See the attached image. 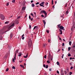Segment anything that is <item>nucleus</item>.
I'll return each instance as SVG.
<instances>
[{"instance_id":"60","label":"nucleus","mask_w":75,"mask_h":75,"mask_svg":"<svg viewBox=\"0 0 75 75\" xmlns=\"http://www.w3.org/2000/svg\"><path fill=\"white\" fill-rule=\"evenodd\" d=\"M20 16H19L18 18H17V19H18V18H20Z\"/></svg>"},{"instance_id":"48","label":"nucleus","mask_w":75,"mask_h":75,"mask_svg":"<svg viewBox=\"0 0 75 75\" xmlns=\"http://www.w3.org/2000/svg\"><path fill=\"white\" fill-rule=\"evenodd\" d=\"M73 68V67H70V69H72Z\"/></svg>"},{"instance_id":"62","label":"nucleus","mask_w":75,"mask_h":75,"mask_svg":"<svg viewBox=\"0 0 75 75\" xmlns=\"http://www.w3.org/2000/svg\"><path fill=\"white\" fill-rule=\"evenodd\" d=\"M72 47V48H75V45L73 46Z\"/></svg>"},{"instance_id":"59","label":"nucleus","mask_w":75,"mask_h":75,"mask_svg":"<svg viewBox=\"0 0 75 75\" xmlns=\"http://www.w3.org/2000/svg\"><path fill=\"white\" fill-rule=\"evenodd\" d=\"M24 34L22 35V37H24Z\"/></svg>"},{"instance_id":"44","label":"nucleus","mask_w":75,"mask_h":75,"mask_svg":"<svg viewBox=\"0 0 75 75\" xmlns=\"http://www.w3.org/2000/svg\"><path fill=\"white\" fill-rule=\"evenodd\" d=\"M61 50L60 49V48H59V50H58V52H59V51H60V50Z\"/></svg>"},{"instance_id":"56","label":"nucleus","mask_w":75,"mask_h":75,"mask_svg":"<svg viewBox=\"0 0 75 75\" xmlns=\"http://www.w3.org/2000/svg\"><path fill=\"white\" fill-rule=\"evenodd\" d=\"M33 0H32L30 1V3H33Z\"/></svg>"},{"instance_id":"58","label":"nucleus","mask_w":75,"mask_h":75,"mask_svg":"<svg viewBox=\"0 0 75 75\" xmlns=\"http://www.w3.org/2000/svg\"><path fill=\"white\" fill-rule=\"evenodd\" d=\"M60 17L62 18H64V17L62 16V15L60 16Z\"/></svg>"},{"instance_id":"50","label":"nucleus","mask_w":75,"mask_h":75,"mask_svg":"<svg viewBox=\"0 0 75 75\" xmlns=\"http://www.w3.org/2000/svg\"><path fill=\"white\" fill-rule=\"evenodd\" d=\"M64 45H65V44H64V43H63L62 46H64Z\"/></svg>"},{"instance_id":"9","label":"nucleus","mask_w":75,"mask_h":75,"mask_svg":"<svg viewBox=\"0 0 75 75\" xmlns=\"http://www.w3.org/2000/svg\"><path fill=\"white\" fill-rule=\"evenodd\" d=\"M59 28L61 29V30H64V27H63L62 26H61L59 27Z\"/></svg>"},{"instance_id":"4","label":"nucleus","mask_w":75,"mask_h":75,"mask_svg":"<svg viewBox=\"0 0 75 75\" xmlns=\"http://www.w3.org/2000/svg\"><path fill=\"white\" fill-rule=\"evenodd\" d=\"M18 53V50H16V53L15 54V56H14V57L15 60H16V53Z\"/></svg>"},{"instance_id":"23","label":"nucleus","mask_w":75,"mask_h":75,"mask_svg":"<svg viewBox=\"0 0 75 75\" xmlns=\"http://www.w3.org/2000/svg\"><path fill=\"white\" fill-rule=\"evenodd\" d=\"M45 67L47 69L48 68V65H46Z\"/></svg>"},{"instance_id":"52","label":"nucleus","mask_w":75,"mask_h":75,"mask_svg":"<svg viewBox=\"0 0 75 75\" xmlns=\"http://www.w3.org/2000/svg\"><path fill=\"white\" fill-rule=\"evenodd\" d=\"M51 69H49V71L51 72Z\"/></svg>"},{"instance_id":"46","label":"nucleus","mask_w":75,"mask_h":75,"mask_svg":"<svg viewBox=\"0 0 75 75\" xmlns=\"http://www.w3.org/2000/svg\"><path fill=\"white\" fill-rule=\"evenodd\" d=\"M16 24H18V23H19V22L18 21H17L16 22Z\"/></svg>"},{"instance_id":"47","label":"nucleus","mask_w":75,"mask_h":75,"mask_svg":"<svg viewBox=\"0 0 75 75\" xmlns=\"http://www.w3.org/2000/svg\"><path fill=\"white\" fill-rule=\"evenodd\" d=\"M70 65H71V66L72 65V63H70Z\"/></svg>"},{"instance_id":"64","label":"nucleus","mask_w":75,"mask_h":75,"mask_svg":"<svg viewBox=\"0 0 75 75\" xmlns=\"http://www.w3.org/2000/svg\"><path fill=\"white\" fill-rule=\"evenodd\" d=\"M36 27L37 28V27H38L37 26H35L34 27V28H35H35H36Z\"/></svg>"},{"instance_id":"19","label":"nucleus","mask_w":75,"mask_h":75,"mask_svg":"<svg viewBox=\"0 0 75 75\" xmlns=\"http://www.w3.org/2000/svg\"><path fill=\"white\" fill-rule=\"evenodd\" d=\"M15 1H16L15 0H13L12 1V3H15Z\"/></svg>"},{"instance_id":"29","label":"nucleus","mask_w":75,"mask_h":75,"mask_svg":"<svg viewBox=\"0 0 75 75\" xmlns=\"http://www.w3.org/2000/svg\"><path fill=\"white\" fill-rule=\"evenodd\" d=\"M46 32L47 33H48H48H49V30H46Z\"/></svg>"},{"instance_id":"55","label":"nucleus","mask_w":75,"mask_h":75,"mask_svg":"<svg viewBox=\"0 0 75 75\" xmlns=\"http://www.w3.org/2000/svg\"><path fill=\"white\" fill-rule=\"evenodd\" d=\"M67 5H68V4H66L65 6V7H67Z\"/></svg>"},{"instance_id":"37","label":"nucleus","mask_w":75,"mask_h":75,"mask_svg":"<svg viewBox=\"0 0 75 75\" xmlns=\"http://www.w3.org/2000/svg\"><path fill=\"white\" fill-rule=\"evenodd\" d=\"M40 4V3L38 2H37L35 4L36 5H37V4Z\"/></svg>"},{"instance_id":"34","label":"nucleus","mask_w":75,"mask_h":75,"mask_svg":"<svg viewBox=\"0 0 75 75\" xmlns=\"http://www.w3.org/2000/svg\"><path fill=\"white\" fill-rule=\"evenodd\" d=\"M8 23H9V21H7V22H5V23L8 24Z\"/></svg>"},{"instance_id":"38","label":"nucleus","mask_w":75,"mask_h":75,"mask_svg":"<svg viewBox=\"0 0 75 75\" xmlns=\"http://www.w3.org/2000/svg\"><path fill=\"white\" fill-rule=\"evenodd\" d=\"M54 1H53V0H52V4H53Z\"/></svg>"},{"instance_id":"41","label":"nucleus","mask_w":75,"mask_h":75,"mask_svg":"<svg viewBox=\"0 0 75 75\" xmlns=\"http://www.w3.org/2000/svg\"><path fill=\"white\" fill-rule=\"evenodd\" d=\"M64 73H65V74H67V71H64Z\"/></svg>"},{"instance_id":"53","label":"nucleus","mask_w":75,"mask_h":75,"mask_svg":"<svg viewBox=\"0 0 75 75\" xmlns=\"http://www.w3.org/2000/svg\"><path fill=\"white\" fill-rule=\"evenodd\" d=\"M57 74H59V71H57Z\"/></svg>"},{"instance_id":"61","label":"nucleus","mask_w":75,"mask_h":75,"mask_svg":"<svg viewBox=\"0 0 75 75\" xmlns=\"http://www.w3.org/2000/svg\"><path fill=\"white\" fill-rule=\"evenodd\" d=\"M31 21H33V18H31Z\"/></svg>"},{"instance_id":"18","label":"nucleus","mask_w":75,"mask_h":75,"mask_svg":"<svg viewBox=\"0 0 75 75\" xmlns=\"http://www.w3.org/2000/svg\"><path fill=\"white\" fill-rule=\"evenodd\" d=\"M12 69H16V67L14 66H13L12 67Z\"/></svg>"},{"instance_id":"15","label":"nucleus","mask_w":75,"mask_h":75,"mask_svg":"<svg viewBox=\"0 0 75 75\" xmlns=\"http://www.w3.org/2000/svg\"><path fill=\"white\" fill-rule=\"evenodd\" d=\"M40 6H41V7H44V6L42 5L41 4H40Z\"/></svg>"},{"instance_id":"3","label":"nucleus","mask_w":75,"mask_h":75,"mask_svg":"<svg viewBox=\"0 0 75 75\" xmlns=\"http://www.w3.org/2000/svg\"><path fill=\"white\" fill-rule=\"evenodd\" d=\"M44 13L45 15V17H47V12H46L44 10H42L41 11L40 13Z\"/></svg>"},{"instance_id":"22","label":"nucleus","mask_w":75,"mask_h":75,"mask_svg":"<svg viewBox=\"0 0 75 75\" xmlns=\"http://www.w3.org/2000/svg\"><path fill=\"white\" fill-rule=\"evenodd\" d=\"M45 3V2H42L41 4H42V5H43V6H44V4Z\"/></svg>"},{"instance_id":"49","label":"nucleus","mask_w":75,"mask_h":75,"mask_svg":"<svg viewBox=\"0 0 75 75\" xmlns=\"http://www.w3.org/2000/svg\"><path fill=\"white\" fill-rule=\"evenodd\" d=\"M20 67H23V68H24V67L23 66V65H20Z\"/></svg>"},{"instance_id":"2","label":"nucleus","mask_w":75,"mask_h":75,"mask_svg":"<svg viewBox=\"0 0 75 75\" xmlns=\"http://www.w3.org/2000/svg\"><path fill=\"white\" fill-rule=\"evenodd\" d=\"M53 58V57H52V56H51V54L50 53H49L48 55V59H49V60H50V59H51V61H52Z\"/></svg>"},{"instance_id":"32","label":"nucleus","mask_w":75,"mask_h":75,"mask_svg":"<svg viewBox=\"0 0 75 75\" xmlns=\"http://www.w3.org/2000/svg\"><path fill=\"white\" fill-rule=\"evenodd\" d=\"M6 72H7V71H8V68H7V69H6Z\"/></svg>"},{"instance_id":"45","label":"nucleus","mask_w":75,"mask_h":75,"mask_svg":"<svg viewBox=\"0 0 75 75\" xmlns=\"http://www.w3.org/2000/svg\"><path fill=\"white\" fill-rule=\"evenodd\" d=\"M41 17H44V16L43 15H41Z\"/></svg>"},{"instance_id":"6","label":"nucleus","mask_w":75,"mask_h":75,"mask_svg":"<svg viewBox=\"0 0 75 75\" xmlns=\"http://www.w3.org/2000/svg\"><path fill=\"white\" fill-rule=\"evenodd\" d=\"M8 26H6V28H7L8 30H6V31L5 32V33H6V32H7V31H10V29H11V28H8Z\"/></svg>"},{"instance_id":"16","label":"nucleus","mask_w":75,"mask_h":75,"mask_svg":"<svg viewBox=\"0 0 75 75\" xmlns=\"http://www.w3.org/2000/svg\"><path fill=\"white\" fill-rule=\"evenodd\" d=\"M31 6L32 7H34L35 6V5H34V4H32Z\"/></svg>"},{"instance_id":"26","label":"nucleus","mask_w":75,"mask_h":75,"mask_svg":"<svg viewBox=\"0 0 75 75\" xmlns=\"http://www.w3.org/2000/svg\"><path fill=\"white\" fill-rule=\"evenodd\" d=\"M68 48V51H70V50H71V47H69Z\"/></svg>"},{"instance_id":"30","label":"nucleus","mask_w":75,"mask_h":75,"mask_svg":"<svg viewBox=\"0 0 75 75\" xmlns=\"http://www.w3.org/2000/svg\"><path fill=\"white\" fill-rule=\"evenodd\" d=\"M71 42H69V45H71Z\"/></svg>"},{"instance_id":"40","label":"nucleus","mask_w":75,"mask_h":75,"mask_svg":"<svg viewBox=\"0 0 75 75\" xmlns=\"http://www.w3.org/2000/svg\"><path fill=\"white\" fill-rule=\"evenodd\" d=\"M31 25H29V29H31Z\"/></svg>"},{"instance_id":"5","label":"nucleus","mask_w":75,"mask_h":75,"mask_svg":"<svg viewBox=\"0 0 75 75\" xmlns=\"http://www.w3.org/2000/svg\"><path fill=\"white\" fill-rule=\"evenodd\" d=\"M14 23H13V24L11 26H10L9 25H8V28H11V27H13V26H14Z\"/></svg>"},{"instance_id":"17","label":"nucleus","mask_w":75,"mask_h":75,"mask_svg":"<svg viewBox=\"0 0 75 75\" xmlns=\"http://www.w3.org/2000/svg\"><path fill=\"white\" fill-rule=\"evenodd\" d=\"M25 7H23L22 8V10L23 11H24V10H25Z\"/></svg>"},{"instance_id":"20","label":"nucleus","mask_w":75,"mask_h":75,"mask_svg":"<svg viewBox=\"0 0 75 75\" xmlns=\"http://www.w3.org/2000/svg\"><path fill=\"white\" fill-rule=\"evenodd\" d=\"M22 55V54H18V57H21Z\"/></svg>"},{"instance_id":"13","label":"nucleus","mask_w":75,"mask_h":75,"mask_svg":"<svg viewBox=\"0 0 75 75\" xmlns=\"http://www.w3.org/2000/svg\"><path fill=\"white\" fill-rule=\"evenodd\" d=\"M57 65H59V67H60V64H59V62H57Z\"/></svg>"},{"instance_id":"8","label":"nucleus","mask_w":75,"mask_h":75,"mask_svg":"<svg viewBox=\"0 0 75 75\" xmlns=\"http://www.w3.org/2000/svg\"><path fill=\"white\" fill-rule=\"evenodd\" d=\"M61 75H64V73H63V70L62 69H61Z\"/></svg>"},{"instance_id":"57","label":"nucleus","mask_w":75,"mask_h":75,"mask_svg":"<svg viewBox=\"0 0 75 75\" xmlns=\"http://www.w3.org/2000/svg\"><path fill=\"white\" fill-rule=\"evenodd\" d=\"M29 19H31V16H29Z\"/></svg>"},{"instance_id":"54","label":"nucleus","mask_w":75,"mask_h":75,"mask_svg":"<svg viewBox=\"0 0 75 75\" xmlns=\"http://www.w3.org/2000/svg\"><path fill=\"white\" fill-rule=\"evenodd\" d=\"M48 2H47L46 3V5L47 6V5H48Z\"/></svg>"},{"instance_id":"24","label":"nucleus","mask_w":75,"mask_h":75,"mask_svg":"<svg viewBox=\"0 0 75 75\" xmlns=\"http://www.w3.org/2000/svg\"><path fill=\"white\" fill-rule=\"evenodd\" d=\"M47 62L48 64H50V61H49V60H47Z\"/></svg>"},{"instance_id":"7","label":"nucleus","mask_w":75,"mask_h":75,"mask_svg":"<svg viewBox=\"0 0 75 75\" xmlns=\"http://www.w3.org/2000/svg\"><path fill=\"white\" fill-rule=\"evenodd\" d=\"M1 20H4V16L3 15H1Z\"/></svg>"},{"instance_id":"35","label":"nucleus","mask_w":75,"mask_h":75,"mask_svg":"<svg viewBox=\"0 0 75 75\" xmlns=\"http://www.w3.org/2000/svg\"><path fill=\"white\" fill-rule=\"evenodd\" d=\"M66 13H67V14H68V13H69V11H66Z\"/></svg>"},{"instance_id":"51","label":"nucleus","mask_w":75,"mask_h":75,"mask_svg":"<svg viewBox=\"0 0 75 75\" xmlns=\"http://www.w3.org/2000/svg\"><path fill=\"white\" fill-rule=\"evenodd\" d=\"M43 67H44V68H45L46 67H45V64H43Z\"/></svg>"},{"instance_id":"36","label":"nucleus","mask_w":75,"mask_h":75,"mask_svg":"<svg viewBox=\"0 0 75 75\" xmlns=\"http://www.w3.org/2000/svg\"><path fill=\"white\" fill-rule=\"evenodd\" d=\"M61 24H59V25H58V28H59V27H60V26L61 25Z\"/></svg>"},{"instance_id":"31","label":"nucleus","mask_w":75,"mask_h":75,"mask_svg":"<svg viewBox=\"0 0 75 75\" xmlns=\"http://www.w3.org/2000/svg\"><path fill=\"white\" fill-rule=\"evenodd\" d=\"M6 5L7 6H8V5H9V3H7L6 4Z\"/></svg>"},{"instance_id":"14","label":"nucleus","mask_w":75,"mask_h":75,"mask_svg":"<svg viewBox=\"0 0 75 75\" xmlns=\"http://www.w3.org/2000/svg\"><path fill=\"white\" fill-rule=\"evenodd\" d=\"M74 25H73V26L71 28V30L72 31H73V29H74Z\"/></svg>"},{"instance_id":"27","label":"nucleus","mask_w":75,"mask_h":75,"mask_svg":"<svg viewBox=\"0 0 75 75\" xmlns=\"http://www.w3.org/2000/svg\"><path fill=\"white\" fill-rule=\"evenodd\" d=\"M14 60H15L14 58V59H13L12 61H13V62H15V61H14Z\"/></svg>"},{"instance_id":"1","label":"nucleus","mask_w":75,"mask_h":75,"mask_svg":"<svg viewBox=\"0 0 75 75\" xmlns=\"http://www.w3.org/2000/svg\"><path fill=\"white\" fill-rule=\"evenodd\" d=\"M28 46L29 47H31V45L32 44V40L31 39H29V41L28 42Z\"/></svg>"},{"instance_id":"12","label":"nucleus","mask_w":75,"mask_h":75,"mask_svg":"<svg viewBox=\"0 0 75 75\" xmlns=\"http://www.w3.org/2000/svg\"><path fill=\"white\" fill-rule=\"evenodd\" d=\"M59 31L61 33H60V34H62V31L61 30L59 29Z\"/></svg>"},{"instance_id":"42","label":"nucleus","mask_w":75,"mask_h":75,"mask_svg":"<svg viewBox=\"0 0 75 75\" xmlns=\"http://www.w3.org/2000/svg\"><path fill=\"white\" fill-rule=\"evenodd\" d=\"M73 25H74V29H75V24H74Z\"/></svg>"},{"instance_id":"33","label":"nucleus","mask_w":75,"mask_h":75,"mask_svg":"<svg viewBox=\"0 0 75 75\" xmlns=\"http://www.w3.org/2000/svg\"><path fill=\"white\" fill-rule=\"evenodd\" d=\"M71 54H70V53H69L68 54V57H71Z\"/></svg>"},{"instance_id":"21","label":"nucleus","mask_w":75,"mask_h":75,"mask_svg":"<svg viewBox=\"0 0 75 75\" xmlns=\"http://www.w3.org/2000/svg\"><path fill=\"white\" fill-rule=\"evenodd\" d=\"M11 38H12V37H13V34H11L10 36Z\"/></svg>"},{"instance_id":"10","label":"nucleus","mask_w":75,"mask_h":75,"mask_svg":"<svg viewBox=\"0 0 75 75\" xmlns=\"http://www.w3.org/2000/svg\"><path fill=\"white\" fill-rule=\"evenodd\" d=\"M42 21L44 24V27H45V25L46 24V22H45V20H43Z\"/></svg>"},{"instance_id":"63","label":"nucleus","mask_w":75,"mask_h":75,"mask_svg":"<svg viewBox=\"0 0 75 75\" xmlns=\"http://www.w3.org/2000/svg\"><path fill=\"white\" fill-rule=\"evenodd\" d=\"M36 27L37 28V27H38L37 26H35L34 27V28H35H35H36Z\"/></svg>"},{"instance_id":"43","label":"nucleus","mask_w":75,"mask_h":75,"mask_svg":"<svg viewBox=\"0 0 75 75\" xmlns=\"http://www.w3.org/2000/svg\"><path fill=\"white\" fill-rule=\"evenodd\" d=\"M71 74H72V72H69V75H71Z\"/></svg>"},{"instance_id":"11","label":"nucleus","mask_w":75,"mask_h":75,"mask_svg":"<svg viewBox=\"0 0 75 75\" xmlns=\"http://www.w3.org/2000/svg\"><path fill=\"white\" fill-rule=\"evenodd\" d=\"M23 57L25 58H27V57H28V54H27L26 55V56H23Z\"/></svg>"},{"instance_id":"25","label":"nucleus","mask_w":75,"mask_h":75,"mask_svg":"<svg viewBox=\"0 0 75 75\" xmlns=\"http://www.w3.org/2000/svg\"><path fill=\"white\" fill-rule=\"evenodd\" d=\"M43 48H45V44H44L43 45Z\"/></svg>"},{"instance_id":"39","label":"nucleus","mask_w":75,"mask_h":75,"mask_svg":"<svg viewBox=\"0 0 75 75\" xmlns=\"http://www.w3.org/2000/svg\"><path fill=\"white\" fill-rule=\"evenodd\" d=\"M30 14H31V16H33V17H34V15H33V13H31Z\"/></svg>"},{"instance_id":"28","label":"nucleus","mask_w":75,"mask_h":75,"mask_svg":"<svg viewBox=\"0 0 75 75\" xmlns=\"http://www.w3.org/2000/svg\"><path fill=\"white\" fill-rule=\"evenodd\" d=\"M44 58H45V59H46V58H47V55H45L44 56Z\"/></svg>"}]
</instances>
